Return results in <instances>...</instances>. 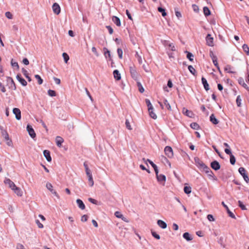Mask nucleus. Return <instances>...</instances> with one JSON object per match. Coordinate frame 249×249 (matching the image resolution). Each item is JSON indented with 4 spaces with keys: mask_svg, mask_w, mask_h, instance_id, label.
Returning a JSON list of instances; mask_svg holds the SVG:
<instances>
[{
    "mask_svg": "<svg viewBox=\"0 0 249 249\" xmlns=\"http://www.w3.org/2000/svg\"><path fill=\"white\" fill-rule=\"evenodd\" d=\"M13 191L14 192V193L15 194H17V196H22V191L21 190V189L19 188V187H16L13 190Z\"/></svg>",
    "mask_w": 249,
    "mask_h": 249,
    "instance_id": "24",
    "label": "nucleus"
},
{
    "mask_svg": "<svg viewBox=\"0 0 249 249\" xmlns=\"http://www.w3.org/2000/svg\"><path fill=\"white\" fill-rule=\"evenodd\" d=\"M152 235H153V237H154L155 238L157 239H160V236L155 231H152Z\"/></svg>",
    "mask_w": 249,
    "mask_h": 249,
    "instance_id": "57",
    "label": "nucleus"
},
{
    "mask_svg": "<svg viewBox=\"0 0 249 249\" xmlns=\"http://www.w3.org/2000/svg\"><path fill=\"white\" fill-rule=\"evenodd\" d=\"M182 112L184 114L190 118L193 117L194 116V114L192 111L189 110L185 107L182 109Z\"/></svg>",
    "mask_w": 249,
    "mask_h": 249,
    "instance_id": "16",
    "label": "nucleus"
},
{
    "mask_svg": "<svg viewBox=\"0 0 249 249\" xmlns=\"http://www.w3.org/2000/svg\"><path fill=\"white\" fill-rule=\"evenodd\" d=\"M192 189L191 187L190 186H185L184 187V192L187 194H189L191 193Z\"/></svg>",
    "mask_w": 249,
    "mask_h": 249,
    "instance_id": "34",
    "label": "nucleus"
},
{
    "mask_svg": "<svg viewBox=\"0 0 249 249\" xmlns=\"http://www.w3.org/2000/svg\"><path fill=\"white\" fill-rule=\"evenodd\" d=\"M4 183L5 184L8 185L9 187L12 190L16 187L15 184L9 178L5 179Z\"/></svg>",
    "mask_w": 249,
    "mask_h": 249,
    "instance_id": "10",
    "label": "nucleus"
},
{
    "mask_svg": "<svg viewBox=\"0 0 249 249\" xmlns=\"http://www.w3.org/2000/svg\"><path fill=\"white\" fill-rule=\"evenodd\" d=\"M43 155L48 161L50 162L52 160V158L50 156V153L49 151L45 150L43 151Z\"/></svg>",
    "mask_w": 249,
    "mask_h": 249,
    "instance_id": "18",
    "label": "nucleus"
},
{
    "mask_svg": "<svg viewBox=\"0 0 249 249\" xmlns=\"http://www.w3.org/2000/svg\"><path fill=\"white\" fill-rule=\"evenodd\" d=\"M53 10L54 13L58 15L60 12V7L58 4L54 3L52 6Z\"/></svg>",
    "mask_w": 249,
    "mask_h": 249,
    "instance_id": "9",
    "label": "nucleus"
},
{
    "mask_svg": "<svg viewBox=\"0 0 249 249\" xmlns=\"http://www.w3.org/2000/svg\"><path fill=\"white\" fill-rule=\"evenodd\" d=\"M11 64L13 67H16L18 69L19 68L18 63L16 62H14L13 59L11 60Z\"/></svg>",
    "mask_w": 249,
    "mask_h": 249,
    "instance_id": "50",
    "label": "nucleus"
},
{
    "mask_svg": "<svg viewBox=\"0 0 249 249\" xmlns=\"http://www.w3.org/2000/svg\"><path fill=\"white\" fill-rule=\"evenodd\" d=\"M190 126L194 129L197 130L199 128V125L196 123H193L191 124Z\"/></svg>",
    "mask_w": 249,
    "mask_h": 249,
    "instance_id": "39",
    "label": "nucleus"
},
{
    "mask_svg": "<svg viewBox=\"0 0 249 249\" xmlns=\"http://www.w3.org/2000/svg\"><path fill=\"white\" fill-rule=\"evenodd\" d=\"M88 177V180L89 182V185L90 187H92L94 185V181L92 178L91 173H88L86 174Z\"/></svg>",
    "mask_w": 249,
    "mask_h": 249,
    "instance_id": "23",
    "label": "nucleus"
},
{
    "mask_svg": "<svg viewBox=\"0 0 249 249\" xmlns=\"http://www.w3.org/2000/svg\"><path fill=\"white\" fill-rule=\"evenodd\" d=\"M129 71L131 74L132 77L135 80H137L138 79L139 74L136 71V68L135 66H130L129 67Z\"/></svg>",
    "mask_w": 249,
    "mask_h": 249,
    "instance_id": "1",
    "label": "nucleus"
},
{
    "mask_svg": "<svg viewBox=\"0 0 249 249\" xmlns=\"http://www.w3.org/2000/svg\"><path fill=\"white\" fill-rule=\"evenodd\" d=\"M84 167L85 168V170H86V174H87L88 173H91V172H90V170L89 169L88 165L85 163L84 164Z\"/></svg>",
    "mask_w": 249,
    "mask_h": 249,
    "instance_id": "62",
    "label": "nucleus"
},
{
    "mask_svg": "<svg viewBox=\"0 0 249 249\" xmlns=\"http://www.w3.org/2000/svg\"><path fill=\"white\" fill-rule=\"evenodd\" d=\"M46 188L51 192H52L53 189V186L51 183L49 182H47L46 183Z\"/></svg>",
    "mask_w": 249,
    "mask_h": 249,
    "instance_id": "46",
    "label": "nucleus"
},
{
    "mask_svg": "<svg viewBox=\"0 0 249 249\" xmlns=\"http://www.w3.org/2000/svg\"><path fill=\"white\" fill-rule=\"evenodd\" d=\"M207 219L210 221H214V218L213 216V215H212V214H208L207 215Z\"/></svg>",
    "mask_w": 249,
    "mask_h": 249,
    "instance_id": "58",
    "label": "nucleus"
},
{
    "mask_svg": "<svg viewBox=\"0 0 249 249\" xmlns=\"http://www.w3.org/2000/svg\"><path fill=\"white\" fill-rule=\"evenodd\" d=\"M138 87L139 88V91L141 93H143L144 92V88L142 87V84L140 82H137Z\"/></svg>",
    "mask_w": 249,
    "mask_h": 249,
    "instance_id": "45",
    "label": "nucleus"
},
{
    "mask_svg": "<svg viewBox=\"0 0 249 249\" xmlns=\"http://www.w3.org/2000/svg\"><path fill=\"white\" fill-rule=\"evenodd\" d=\"M0 129L1 130V134L4 138L5 140L6 141L9 140V135L7 131L2 126H0Z\"/></svg>",
    "mask_w": 249,
    "mask_h": 249,
    "instance_id": "11",
    "label": "nucleus"
},
{
    "mask_svg": "<svg viewBox=\"0 0 249 249\" xmlns=\"http://www.w3.org/2000/svg\"><path fill=\"white\" fill-rule=\"evenodd\" d=\"M153 110H154V109L149 110H148L149 114V115L150 116V117L151 118H152L153 119H156L157 118V116L156 114L154 112Z\"/></svg>",
    "mask_w": 249,
    "mask_h": 249,
    "instance_id": "32",
    "label": "nucleus"
},
{
    "mask_svg": "<svg viewBox=\"0 0 249 249\" xmlns=\"http://www.w3.org/2000/svg\"><path fill=\"white\" fill-rule=\"evenodd\" d=\"M48 94L51 97H53L56 95L55 91L53 90L49 89L48 90Z\"/></svg>",
    "mask_w": 249,
    "mask_h": 249,
    "instance_id": "44",
    "label": "nucleus"
},
{
    "mask_svg": "<svg viewBox=\"0 0 249 249\" xmlns=\"http://www.w3.org/2000/svg\"><path fill=\"white\" fill-rule=\"evenodd\" d=\"M55 142L57 146L59 147H61L62 146V143L64 142V140L62 137L60 136H57L55 138Z\"/></svg>",
    "mask_w": 249,
    "mask_h": 249,
    "instance_id": "17",
    "label": "nucleus"
},
{
    "mask_svg": "<svg viewBox=\"0 0 249 249\" xmlns=\"http://www.w3.org/2000/svg\"><path fill=\"white\" fill-rule=\"evenodd\" d=\"M238 171L243 177L245 181L247 183H248L249 182V178L247 174L246 173V170L245 168L243 167H240L238 169Z\"/></svg>",
    "mask_w": 249,
    "mask_h": 249,
    "instance_id": "2",
    "label": "nucleus"
},
{
    "mask_svg": "<svg viewBox=\"0 0 249 249\" xmlns=\"http://www.w3.org/2000/svg\"><path fill=\"white\" fill-rule=\"evenodd\" d=\"M17 80L20 83V84L23 86H25L27 85V82L24 79L21 77L20 75L18 74L16 76Z\"/></svg>",
    "mask_w": 249,
    "mask_h": 249,
    "instance_id": "21",
    "label": "nucleus"
},
{
    "mask_svg": "<svg viewBox=\"0 0 249 249\" xmlns=\"http://www.w3.org/2000/svg\"><path fill=\"white\" fill-rule=\"evenodd\" d=\"M222 205L226 208L227 211V213H228L229 214V215L231 217V218H235V215H234V214L230 210V209H229L228 207L227 206V205H226L225 203L224 202H222Z\"/></svg>",
    "mask_w": 249,
    "mask_h": 249,
    "instance_id": "19",
    "label": "nucleus"
},
{
    "mask_svg": "<svg viewBox=\"0 0 249 249\" xmlns=\"http://www.w3.org/2000/svg\"><path fill=\"white\" fill-rule=\"evenodd\" d=\"M236 160L234 156L233 155L230 156V162L232 165H234L235 163Z\"/></svg>",
    "mask_w": 249,
    "mask_h": 249,
    "instance_id": "47",
    "label": "nucleus"
},
{
    "mask_svg": "<svg viewBox=\"0 0 249 249\" xmlns=\"http://www.w3.org/2000/svg\"><path fill=\"white\" fill-rule=\"evenodd\" d=\"M0 90L3 93L6 92V89L1 82H0Z\"/></svg>",
    "mask_w": 249,
    "mask_h": 249,
    "instance_id": "60",
    "label": "nucleus"
},
{
    "mask_svg": "<svg viewBox=\"0 0 249 249\" xmlns=\"http://www.w3.org/2000/svg\"><path fill=\"white\" fill-rule=\"evenodd\" d=\"M143 160L145 162L148 161L151 164L153 168L155 167V166H156V165L155 163H154V162L150 160L149 159L145 160V159H143Z\"/></svg>",
    "mask_w": 249,
    "mask_h": 249,
    "instance_id": "48",
    "label": "nucleus"
},
{
    "mask_svg": "<svg viewBox=\"0 0 249 249\" xmlns=\"http://www.w3.org/2000/svg\"><path fill=\"white\" fill-rule=\"evenodd\" d=\"M188 70L192 74H193V75L195 74L196 70L194 69V68L192 66H191V65L189 66Z\"/></svg>",
    "mask_w": 249,
    "mask_h": 249,
    "instance_id": "42",
    "label": "nucleus"
},
{
    "mask_svg": "<svg viewBox=\"0 0 249 249\" xmlns=\"http://www.w3.org/2000/svg\"><path fill=\"white\" fill-rule=\"evenodd\" d=\"M242 48H243L244 51L246 53H247V54L248 55H249V48L247 44H245L243 45Z\"/></svg>",
    "mask_w": 249,
    "mask_h": 249,
    "instance_id": "37",
    "label": "nucleus"
},
{
    "mask_svg": "<svg viewBox=\"0 0 249 249\" xmlns=\"http://www.w3.org/2000/svg\"><path fill=\"white\" fill-rule=\"evenodd\" d=\"M183 237L187 241H191L193 239L192 237L189 232H185L183 234Z\"/></svg>",
    "mask_w": 249,
    "mask_h": 249,
    "instance_id": "29",
    "label": "nucleus"
},
{
    "mask_svg": "<svg viewBox=\"0 0 249 249\" xmlns=\"http://www.w3.org/2000/svg\"><path fill=\"white\" fill-rule=\"evenodd\" d=\"M92 52L96 55V56H98L99 53L97 51V50L95 47H92L91 48Z\"/></svg>",
    "mask_w": 249,
    "mask_h": 249,
    "instance_id": "59",
    "label": "nucleus"
},
{
    "mask_svg": "<svg viewBox=\"0 0 249 249\" xmlns=\"http://www.w3.org/2000/svg\"><path fill=\"white\" fill-rule=\"evenodd\" d=\"M62 56L64 58V61L66 63H67L68 60L70 59L69 56L68 54L66 53H62Z\"/></svg>",
    "mask_w": 249,
    "mask_h": 249,
    "instance_id": "35",
    "label": "nucleus"
},
{
    "mask_svg": "<svg viewBox=\"0 0 249 249\" xmlns=\"http://www.w3.org/2000/svg\"><path fill=\"white\" fill-rule=\"evenodd\" d=\"M76 203L80 209L81 210H84L85 209V204L81 199H77L76 200Z\"/></svg>",
    "mask_w": 249,
    "mask_h": 249,
    "instance_id": "28",
    "label": "nucleus"
},
{
    "mask_svg": "<svg viewBox=\"0 0 249 249\" xmlns=\"http://www.w3.org/2000/svg\"><path fill=\"white\" fill-rule=\"evenodd\" d=\"M113 75H114V78L116 80H119L121 78V74L120 73L119 71L117 70H115L114 71H113Z\"/></svg>",
    "mask_w": 249,
    "mask_h": 249,
    "instance_id": "26",
    "label": "nucleus"
},
{
    "mask_svg": "<svg viewBox=\"0 0 249 249\" xmlns=\"http://www.w3.org/2000/svg\"><path fill=\"white\" fill-rule=\"evenodd\" d=\"M106 28L108 29L109 33L111 35L112 34L113 32V30L112 27L110 26H107Z\"/></svg>",
    "mask_w": 249,
    "mask_h": 249,
    "instance_id": "63",
    "label": "nucleus"
},
{
    "mask_svg": "<svg viewBox=\"0 0 249 249\" xmlns=\"http://www.w3.org/2000/svg\"><path fill=\"white\" fill-rule=\"evenodd\" d=\"M232 67L229 65H226L224 68V70L229 73H234V71H232Z\"/></svg>",
    "mask_w": 249,
    "mask_h": 249,
    "instance_id": "31",
    "label": "nucleus"
},
{
    "mask_svg": "<svg viewBox=\"0 0 249 249\" xmlns=\"http://www.w3.org/2000/svg\"><path fill=\"white\" fill-rule=\"evenodd\" d=\"M35 77L37 80L38 84L39 85H41L42 84L43 80L39 75H38V74L35 75Z\"/></svg>",
    "mask_w": 249,
    "mask_h": 249,
    "instance_id": "38",
    "label": "nucleus"
},
{
    "mask_svg": "<svg viewBox=\"0 0 249 249\" xmlns=\"http://www.w3.org/2000/svg\"><path fill=\"white\" fill-rule=\"evenodd\" d=\"M27 130L28 132L29 135L32 138H35L36 136V134L35 132L34 129L32 128V126L30 125H27Z\"/></svg>",
    "mask_w": 249,
    "mask_h": 249,
    "instance_id": "5",
    "label": "nucleus"
},
{
    "mask_svg": "<svg viewBox=\"0 0 249 249\" xmlns=\"http://www.w3.org/2000/svg\"><path fill=\"white\" fill-rule=\"evenodd\" d=\"M210 121L214 124H218V120L215 118L214 115L212 114L210 117Z\"/></svg>",
    "mask_w": 249,
    "mask_h": 249,
    "instance_id": "27",
    "label": "nucleus"
},
{
    "mask_svg": "<svg viewBox=\"0 0 249 249\" xmlns=\"http://www.w3.org/2000/svg\"><path fill=\"white\" fill-rule=\"evenodd\" d=\"M36 223L37 224L38 227L40 229H42L44 227L43 225L41 224L38 219L36 220Z\"/></svg>",
    "mask_w": 249,
    "mask_h": 249,
    "instance_id": "51",
    "label": "nucleus"
},
{
    "mask_svg": "<svg viewBox=\"0 0 249 249\" xmlns=\"http://www.w3.org/2000/svg\"><path fill=\"white\" fill-rule=\"evenodd\" d=\"M203 168L202 169L204 172H205L209 177H212L213 175V173L211 171L210 168L207 165H202Z\"/></svg>",
    "mask_w": 249,
    "mask_h": 249,
    "instance_id": "6",
    "label": "nucleus"
},
{
    "mask_svg": "<svg viewBox=\"0 0 249 249\" xmlns=\"http://www.w3.org/2000/svg\"><path fill=\"white\" fill-rule=\"evenodd\" d=\"M88 200L90 202L93 204H97V201L93 198H89Z\"/></svg>",
    "mask_w": 249,
    "mask_h": 249,
    "instance_id": "61",
    "label": "nucleus"
},
{
    "mask_svg": "<svg viewBox=\"0 0 249 249\" xmlns=\"http://www.w3.org/2000/svg\"><path fill=\"white\" fill-rule=\"evenodd\" d=\"M238 203H239V207L243 210H246V206L243 204V203L242 202V201H241L240 200H239L238 201Z\"/></svg>",
    "mask_w": 249,
    "mask_h": 249,
    "instance_id": "52",
    "label": "nucleus"
},
{
    "mask_svg": "<svg viewBox=\"0 0 249 249\" xmlns=\"http://www.w3.org/2000/svg\"><path fill=\"white\" fill-rule=\"evenodd\" d=\"M158 11H159V12L161 13L162 16L163 17H165V16H166L167 14H166V13L165 12V9H163V8H161V7H158Z\"/></svg>",
    "mask_w": 249,
    "mask_h": 249,
    "instance_id": "36",
    "label": "nucleus"
},
{
    "mask_svg": "<svg viewBox=\"0 0 249 249\" xmlns=\"http://www.w3.org/2000/svg\"><path fill=\"white\" fill-rule=\"evenodd\" d=\"M201 80H202V83L203 85L204 88L205 89V90L207 91L209 90V89H210L209 85L208 83H207V80L205 78L202 77Z\"/></svg>",
    "mask_w": 249,
    "mask_h": 249,
    "instance_id": "25",
    "label": "nucleus"
},
{
    "mask_svg": "<svg viewBox=\"0 0 249 249\" xmlns=\"http://www.w3.org/2000/svg\"><path fill=\"white\" fill-rule=\"evenodd\" d=\"M117 53L118 54V56L120 59H122L123 58V51L121 49L118 48L117 49Z\"/></svg>",
    "mask_w": 249,
    "mask_h": 249,
    "instance_id": "49",
    "label": "nucleus"
},
{
    "mask_svg": "<svg viewBox=\"0 0 249 249\" xmlns=\"http://www.w3.org/2000/svg\"><path fill=\"white\" fill-rule=\"evenodd\" d=\"M136 57L138 58V61L140 63H142V58L138 52L136 53Z\"/></svg>",
    "mask_w": 249,
    "mask_h": 249,
    "instance_id": "54",
    "label": "nucleus"
},
{
    "mask_svg": "<svg viewBox=\"0 0 249 249\" xmlns=\"http://www.w3.org/2000/svg\"><path fill=\"white\" fill-rule=\"evenodd\" d=\"M236 102V104H237V106L239 107H240L241 105L242 99H241V97H240V95H238L237 97Z\"/></svg>",
    "mask_w": 249,
    "mask_h": 249,
    "instance_id": "41",
    "label": "nucleus"
},
{
    "mask_svg": "<svg viewBox=\"0 0 249 249\" xmlns=\"http://www.w3.org/2000/svg\"><path fill=\"white\" fill-rule=\"evenodd\" d=\"M115 215L117 218H121L123 215L120 212L117 211L115 213Z\"/></svg>",
    "mask_w": 249,
    "mask_h": 249,
    "instance_id": "56",
    "label": "nucleus"
},
{
    "mask_svg": "<svg viewBox=\"0 0 249 249\" xmlns=\"http://www.w3.org/2000/svg\"><path fill=\"white\" fill-rule=\"evenodd\" d=\"M164 152L166 155L169 158H172L173 157V151L171 147L166 146L164 148Z\"/></svg>",
    "mask_w": 249,
    "mask_h": 249,
    "instance_id": "4",
    "label": "nucleus"
},
{
    "mask_svg": "<svg viewBox=\"0 0 249 249\" xmlns=\"http://www.w3.org/2000/svg\"><path fill=\"white\" fill-rule=\"evenodd\" d=\"M206 40L207 42V44L209 46H213V37L211 36L210 34H208L206 37Z\"/></svg>",
    "mask_w": 249,
    "mask_h": 249,
    "instance_id": "12",
    "label": "nucleus"
},
{
    "mask_svg": "<svg viewBox=\"0 0 249 249\" xmlns=\"http://www.w3.org/2000/svg\"><path fill=\"white\" fill-rule=\"evenodd\" d=\"M5 16L8 19H12L13 18V15L10 12H6L5 13Z\"/></svg>",
    "mask_w": 249,
    "mask_h": 249,
    "instance_id": "55",
    "label": "nucleus"
},
{
    "mask_svg": "<svg viewBox=\"0 0 249 249\" xmlns=\"http://www.w3.org/2000/svg\"><path fill=\"white\" fill-rule=\"evenodd\" d=\"M7 82L10 89L13 90L16 89V85L14 82L13 79L10 77H7Z\"/></svg>",
    "mask_w": 249,
    "mask_h": 249,
    "instance_id": "3",
    "label": "nucleus"
},
{
    "mask_svg": "<svg viewBox=\"0 0 249 249\" xmlns=\"http://www.w3.org/2000/svg\"><path fill=\"white\" fill-rule=\"evenodd\" d=\"M195 161L196 164V165L197 166L198 168H199L200 169H202L203 167L202 166L203 165H206L202 161H201L199 158H195Z\"/></svg>",
    "mask_w": 249,
    "mask_h": 249,
    "instance_id": "15",
    "label": "nucleus"
},
{
    "mask_svg": "<svg viewBox=\"0 0 249 249\" xmlns=\"http://www.w3.org/2000/svg\"><path fill=\"white\" fill-rule=\"evenodd\" d=\"M13 113L15 115L17 120H19L21 119V111L18 108H14L13 109Z\"/></svg>",
    "mask_w": 249,
    "mask_h": 249,
    "instance_id": "7",
    "label": "nucleus"
},
{
    "mask_svg": "<svg viewBox=\"0 0 249 249\" xmlns=\"http://www.w3.org/2000/svg\"><path fill=\"white\" fill-rule=\"evenodd\" d=\"M158 225L163 229H165L167 228V224L161 220H158L157 221Z\"/></svg>",
    "mask_w": 249,
    "mask_h": 249,
    "instance_id": "20",
    "label": "nucleus"
},
{
    "mask_svg": "<svg viewBox=\"0 0 249 249\" xmlns=\"http://www.w3.org/2000/svg\"><path fill=\"white\" fill-rule=\"evenodd\" d=\"M187 53V57L189 59L190 61H192L193 60L194 55L193 54L190 52H186Z\"/></svg>",
    "mask_w": 249,
    "mask_h": 249,
    "instance_id": "43",
    "label": "nucleus"
},
{
    "mask_svg": "<svg viewBox=\"0 0 249 249\" xmlns=\"http://www.w3.org/2000/svg\"><path fill=\"white\" fill-rule=\"evenodd\" d=\"M112 20L113 22L117 26H120L121 25V21L120 18L116 16H113L112 18Z\"/></svg>",
    "mask_w": 249,
    "mask_h": 249,
    "instance_id": "22",
    "label": "nucleus"
},
{
    "mask_svg": "<svg viewBox=\"0 0 249 249\" xmlns=\"http://www.w3.org/2000/svg\"><path fill=\"white\" fill-rule=\"evenodd\" d=\"M163 102H164V105L166 106L167 108L169 110H171V106H170V104L169 103V102H168V101L167 100V99H164Z\"/></svg>",
    "mask_w": 249,
    "mask_h": 249,
    "instance_id": "40",
    "label": "nucleus"
},
{
    "mask_svg": "<svg viewBox=\"0 0 249 249\" xmlns=\"http://www.w3.org/2000/svg\"><path fill=\"white\" fill-rule=\"evenodd\" d=\"M238 82L240 85H241L243 87H244L245 89H246L248 91H249V87L247 85V84L245 83L243 78H242V77L239 78L238 79Z\"/></svg>",
    "mask_w": 249,
    "mask_h": 249,
    "instance_id": "8",
    "label": "nucleus"
},
{
    "mask_svg": "<svg viewBox=\"0 0 249 249\" xmlns=\"http://www.w3.org/2000/svg\"><path fill=\"white\" fill-rule=\"evenodd\" d=\"M17 249H25L24 247L22 244H18V245L17 246Z\"/></svg>",
    "mask_w": 249,
    "mask_h": 249,
    "instance_id": "64",
    "label": "nucleus"
},
{
    "mask_svg": "<svg viewBox=\"0 0 249 249\" xmlns=\"http://www.w3.org/2000/svg\"><path fill=\"white\" fill-rule=\"evenodd\" d=\"M212 59L213 60V64L216 67L217 69L220 72V68L219 67L218 64V62H217V57L215 55H213V57H212Z\"/></svg>",
    "mask_w": 249,
    "mask_h": 249,
    "instance_id": "30",
    "label": "nucleus"
},
{
    "mask_svg": "<svg viewBox=\"0 0 249 249\" xmlns=\"http://www.w3.org/2000/svg\"><path fill=\"white\" fill-rule=\"evenodd\" d=\"M125 125H126V128L129 129V130H131L132 129V127L130 125V123L129 122V121L128 120H126L125 121Z\"/></svg>",
    "mask_w": 249,
    "mask_h": 249,
    "instance_id": "53",
    "label": "nucleus"
},
{
    "mask_svg": "<svg viewBox=\"0 0 249 249\" xmlns=\"http://www.w3.org/2000/svg\"><path fill=\"white\" fill-rule=\"evenodd\" d=\"M203 13L205 16H208L211 15V12L207 7L203 8Z\"/></svg>",
    "mask_w": 249,
    "mask_h": 249,
    "instance_id": "33",
    "label": "nucleus"
},
{
    "mask_svg": "<svg viewBox=\"0 0 249 249\" xmlns=\"http://www.w3.org/2000/svg\"><path fill=\"white\" fill-rule=\"evenodd\" d=\"M211 167L214 170H218L220 168V165L218 161L214 160L211 163Z\"/></svg>",
    "mask_w": 249,
    "mask_h": 249,
    "instance_id": "13",
    "label": "nucleus"
},
{
    "mask_svg": "<svg viewBox=\"0 0 249 249\" xmlns=\"http://www.w3.org/2000/svg\"><path fill=\"white\" fill-rule=\"evenodd\" d=\"M156 178L159 182L162 183L163 182V184H164V182L166 181V177L165 175L162 174H159L156 176Z\"/></svg>",
    "mask_w": 249,
    "mask_h": 249,
    "instance_id": "14",
    "label": "nucleus"
}]
</instances>
